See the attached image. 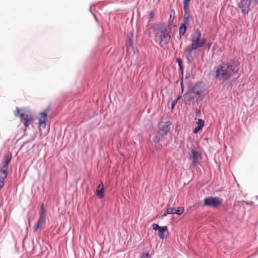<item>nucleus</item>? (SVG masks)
Masks as SVG:
<instances>
[{
    "label": "nucleus",
    "instance_id": "f257e3e1",
    "mask_svg": "<svg viewBox=\"0 0 258 258\" xmlns=\"http://www.w3.org/2000/svg\"><path fill=\"white\" fill-rule=\"evenodd\" d=\"M240 63L235 59H230L223 65L216 67L215 77L217 80H227L237 74L239 70Z\"/></svg>",
    "mask_w": 258,
    "mask_h": 258
},
{
    "label": "nucleus",
    "instance_id": "f03ea898",
    "mask_svg": "<svg viewBox=\"0 0 258 258\" xmlns=\"http://www.w3.org/2000/svg\"><path fill=\"white\" fill-rule=\"evenodd\" d=\"M172 125V123L170 120L159 121L157 124V130L153 134L152 142L157 145L164 140L169 133Z\"/></svg>",
    "mask_w": 258,
    "mask_h": 258
},
{
    "label": "nucleus",
    "instance_id": "7ed1b4c3",
    "mask_svg": "<svg viewBox=\"0 0 258 258\" xmlns=\"http://www.w3.org/2000/svg\"><path fill=\"white\" fill-rule=\"evenodd\" d=\"M12 158V153L9 152L4 156L0 164V180L5 181L8 176V169Z\"/></svg>",
    "mask_w": 258,
    "mask_h": 258
},
{
    "label": "nucleus",
    "instance_id": "20e7f679",
    "mask_svg": "<svg viewBox=\"0 0 258 258\" xmlns=\"http://www.w3.org/2000/svg\"><path fill=\"white\" fill-rule=\"evenodd\" d=\"M257 4L258 0H240L238 6L242 14L247 15L250 7H255Z\"/></svg>",
    "mask_w": 258,
    "mask_h": 258
},
{
    "label": "nucleus",
    "instance_id": "39448f33",
    "mask_svg": "<svg viewBox=\"0 0 258 258\" xmlns=\"http://www.w3.org/2000/svg\"><path fill=\"white\" fill-rule=\"evenodd\" d=\"M163 28L159 31L160 32L159 36V45L161 47H163V45L167 44L169 43L171 36L170 35V31L167 29L166 23L162 24Z\"/></svg>",
    "mask_w": 258,
    "mask_h": 258
},
{
    "label": "nucleus",
    "instance_id": "423d86ee",
    "mask_svg": "<svg viewBox=\"0 0 258 258\" xmlns=\"http://www.w3.org/2000/svg\"><path fill=\"white\" fill-rule=\"evenodd\" d=\"M204 204L205 206L216 208L222 204V200L218 197H209L204 199Z\"/></svg>",
    "mask_w": 258,
    "mask_h": 258
},
{
    "label": "nucleus",
    "instance_id": "0eeeda50",
    "mask_svg": "<svg viewBox=\"0 0 258 258\" xmlns=\"http://www.w3.org/2000/svg\"><path fill=\"white\" fill-rule=\"evenodd\" d=\"M206 85L202 82L199 81L194 84L191 88V91L195 95H200L205 90Z\"/></svg>",
    "mask_w": 258,
    "mask_h": 258
},
{
    "label": "nucleus",
    "instance_id": "6e6552de",
    "mask_svg": "<svg viewBox=\"0 0 258 258\" xmlns=\"http://www.w3.org/2000/svg\"><path fill=\"white\" fill-rule=\"evenodd\" d=\"M190 158L192 159V164L195 166L200 163V160L201 159V154L196 150L191 149Z\"/></svg>",
    "mask_w": 258,
    "mask_h": 258
},
{
    "label": "nucleus",
    "instance_id": "1a4fd4ad",
    "mask_svg": "<svg viewBox=\"0 0 258 258\" xmlns=\"http://www.w3.org/2000/svg\"><path fill=\"white\" fill-rule=\"evenodd\" d=\"M50 110L49 108H47L46 110L43 112L40 113V117L39 118V127H43V128L45 127L46 126V121L47 118L48 111Z\"/></svg>",
    "mask_w": 258,
    "mask_h": 258
},
{
    "label": "nucleus",
    "instance_id": "9d476101",
    "mask_svg": "<svg viewBox=\"0 0 258 258\" xmlns=\"http://www.w3.org/2000/svg\"><path fill=\"white\" fill-rule=\"evenodd\" d=\"M96 195L100 199H102L104 197V186L102 181H101L98 185Z\"/></svg>",
    "mask_w": 258,
    "mask_h": 258
},
{
    "label": "nucleus",
    "instance_id": "9b49d317",
    "mask_svg": "<svg viewBox=\"0 0 258 258\" xmlns=\"http://www.w3.org/2000/svg\"><path fill=\"white\" fill-rule=\"evenodd\" d=\"M205 121L203 119L199 118L197 121V126L194 128L193 133L194 134L198 133L203 128L205 124Z\"/></svg>",
    "mask_w": 258,
    "mask_h": 258
},
{
    "label": "nucleus",
    "instance_id": "f8f14e48",
    "mask_svg": "<svg viewBox=\"0 0 258 258\" xmlns=\"http://www.w3.org/2000/svg\"><path fill=\"white\" fill-rule=\"evenodd\" d=\"M17 111L18 113H19L21 120L22 121H30L31 122L33 120L32 117L31 115L29 114H26L25 113H20V109L19 108H17Z\"/></svg>",
    "mask_w": 258,
    "mask_h": 258
},
{
    "label": "nucleus",
    "instance_id": "ddd939ff",
    "mask_svg": "<svg viewBox=\"0 0 258 258\" xmlns=\"http://www.w3.org/2000/svg\"><path fill=\"white\" fill-rule=\"evenodd\" d=\"M41 221H42L43 223L45 222L46 217H45V211L44 208L43 204L41 205L40 207V215L38 218Z\"/></svg>",
    "mask_w": 258,
    "mask_h": 258
},
{
    "label": "nucleus",
    "instance_id": "4468645a",
    "mask_svg": "<svg viewBox=\"0 0 258 258\" xmlns=\"http://www.w3.org/2000/svg\"><path fill=\"white\" fill-rule=\"evenodd\" d=\"M188 27V26L186 25L185 24L182 23L180 24V26H179V39H181V36H183L185 34Z\"/></svg>",
    "mask_w": 258,
    "mask_h": 258
},
{
    "label": "nucleus",
    "instance_id": "2eb2a0df",
    "mask_svg": "<svg viewBox=\"0 0 258 258\" xmlns=\"http://www.w3.org/2000/svg\"><path fill=\"white\" fill-rule=\"evenodd\" d=\"M196 95H197L194 94L191 91L190 89L189 91L187 92L183 95V97H186L187 100L189 102H191L192 100H193L196 98Z\"/></svg>",
    "mask_w": 258,
    "mask_h": 258
},
{
    "label": "nucleus",
    "instance_id": "dca6fc26",
    "mask_svg": "<svg viewBox=\"0 0 258 258\" xmlns=\"http://www.w3.org/2000/svg\"><path fill=\"white\" fill-rule=\"evenodd\" d=\"M168 227L166 226H162L158 231V236L161 239H164L165 237L164 232L167 231Z\"/></svg>",
    "mask_w": 258,
    "mask_h": 258
},
{
    "label": "nucleus",
    "instance_id": "f3484780",
    "mask_svg": "<svg viewBox=\"0 0 258 258\" xmlns=\"http://www.w3.org/2000/svg\"><path fill=\"white\" fill-rule=\"evenodd\" d=\"M176 61L178 64L179 70L181 73V76H183L184 68H183V62H182L181 58H180L179 57H177L176 59Z\"/></svg>",
    "mask_w": 258,
    "mask_h": 258
},
{
    "label": "nucleus",
    "instance_id": "a211bd4d",
    "mask_svg": "<svg viewBox=\"0 0 258 258\" xmlns=\"http://www.w3.org/2000/svg\"><path fill=\"white\" fill-rule=\"evenodd\" d=\"M163 23H155L153 24L151 26V28L154 31H160L161 29L163 28V26L162 24H163Z\"/></svg>",
    "mask_w": 258,
    "mask_h": 258
},
{
    "label": "nucleus",
    "instance_id": "6ab92c4d",
    "mask_svg": "<svg viewBox=\"0 0 258 258\" xmlns=\"http://www.w3.org/2000/svg\"><path fill=\"white\" fill-rule=\"evenodd\" d=\"M191 45L196 50L199 47H202L200 44V40L191 39Z\"/></svg>",
    "mask_w": 258,
    "mask_h": 258
},
{
    "label": "nucleus",
    "instance_id": "aec40b11",
    "mask_svg": "<svg viewBox=\"0 0 258 258\" xmlns=\"http://www.w3.org/2000/svg\"><path fill=\"white\" fill-rule=\"evenodd\" d=\"M201 37V32L199 29H197L195 33L192 35V39L200 40Z\"/></svg>",
    "mask_w": 258,
    "mask_h": 258
},
{
    "label": "nucleus",
    "instance_id": "412c9836",
    "mask_svg": "<svg viewBox=\"0 0 258 258\" xmlns=\"http://www.w3.org/2000/svg\"><path fill=\"white\" fill-rule=\"evenodd\" d=\"M194 50L195 49L191 45L187 46L184 49L185 53L189 55L191 54L192 51Z\"/></svg>",
    "mask_w": 258,
    "mask_h": 258
},
{
    "label": "nucleus",
    "instance_id": "4be33fe9",
    "mask_svg": "<svg viewBox=\"0 0 258 258\" xmlns=\"http://www.w3.org/2000/svg\"><path fill=\"white\" fill-rule=\"evenodd\" d=\"M43 223L40 220L38 219L35 225L34 226V231H37L39 229H41L42 227V224Z\"/></svg>",
    "mask_w": 258,
    "mask_h": 258
},
{
    "label": "nucleus",
    "instance_id": "5701e85b",
    "mask_svg": "<svg viewBox=\"0 0 258 258\" xmlns=\"http://www.w3.org/2000/svg\"><path fill=\"white\" fill-rule=\"evenodd\" d=\"M184 212V208L181 207H179L177 209H174V214L177 215H181Z\"/></svg>",
    "mask_w": 258,
    "mask_h": 258
},
{
    "label": "nucleus",
    "instance_id": "b1692460",
    "mask_svg": "<svg viewBox=\"0 0 258 258\" xmlns=\"http://www.w3.org/2000/svg\"><path fill=\"white\" fill-rule=\"evenodd\" d=\"M185 57L187 60V62L188 64H190L194 60V57L192 56L191 54H186Z\"/></svg>",
    "mask_w": 258,
    "mask_h": 258
},
{
    "label": "nucleus",
    "instance_id": "393cba45",
    "mask_svg": "<svg viewBox=\"0 0 258 258\" xmlns=\"http://www.w3.org/2000/svg\"><path fill=\"white\" fill-rule=\"evenodd\" d=\"M133 36V34L132 33H131V34L128 35V41H129V45L131 47H133V46H134V41H133V40L132 39Z\"/></svg>",
    "mask_w": 258,
    "mask_h": 258
},
{
    "label": "nucleus",
    "instance_id": "a878e982",
    "mask_svg": "<svg viewBox=\"0 0 258 258\" xmlns=\"http://www.w3.org/2000/svg\"><path fill=\"white\" fill-rule=\"evenodd\" d=\"M189 18L190 17H183V21L182 24H185L189 26Z\"/></svg>",
    "mask_w": 258,
    "mask_h": 258
},
{
    "label": "nucleus",
    "instance_id": "bb28decb",
    "mask_svg": "<svg viewBox=\"0 0 258 258\" xmlns=\"http://www.w3.org/2000/svg\"><path fill=\"white\" fill-rule=\"evenodd\" d=\"M171 17H172V15L170 14V18L168 22V24L167 25L166 24V26L167 27V29L168 30H169L171 29V23H172L173 21V18L171 20Z\"/></svg>",
    "mask_w": 258,
    "mask_h": 258
},
{
    "label": "nucleus",
    "instance_id": "cd10ccee",
    "mask_svg": "<svg viewBox=\"0 0 258 258\" xmlns=\"http://www.w3.org/2000/svg\"><path fill=\"white\" fill-rule=\"evenodd\" d=\"M140 258H151V256L149 252H147L145 253L142 252L141 254Z\"/></svg>",
    "mask_w": 258,
    "mask_h": 258
},
{
    "label": "nucleus",
    "instance_id": "c85d7f7f",
    "mask_svg": "<svg viewBox=\"0 0 258 258\" xmlns=\"http://www.w3.org/2000/svg\"><path fill=\"white\" fill-rule=\"evenodd\" d=\"M183 10H184V17H190L189 13L188 12L187 7H183Z\"/></svg>",
    "mask_w": 258,
    "mask_h": 258
},
{
    "label": "nucleus",
    "instance_id": "c756f323",
    "mask_svg": "<svg viewBox=\"0 0 258 258\" xmlns=\"http://www.w3.org/2000/svg\"><path fill=\"white\" fill-rule=\"evenodd\" d=\"M162 226H159L158 224H153L152 225V228H153V229L156 231V230H158L159 231V229L161 228Z\"/></svg>",
    "mask_w": 258,
    "mask_h": 258
},
{
    "label": "nucleus",
    "instance_id": "7c9ffc66",
    "mask_svg": "<svg viewBox=\"0 0 258 258\" xmlns=\"http://www.w3.org/2000/svg\"><path fill=\"white\" fill-rule=\"evenodd\" d=\"M167 214H174V209L173 208H168L166 210Z\"/></svg>",
    "mask_w": 258,
    "mask_h": 258
},
{
    "label": "nucleus",
    "instance_id": "2f4dec72",
    "mask_svg": "<svg viewBox=\"0 0 258 258\" xmlns=\"http://www.w3.org/2000/svg\"><path fill=\"white\" fill-rule=\"evenodd\" d=\"M183 76H181V80L180 82L181 90V93H183L184 90V86H183Z\"/></svg>",
    "mask_w": 258,
    "mask_h": 258
},
{
    "label": "nucleus",
    "instance_id": "473e14b6",
    "mask_svg": "<svg viewBox=\"0 0 258 258\" xmlns=\"http://www.w3.org/2000/svg\"><path fill=\"white\" fill-rule=\"evenodd\" d=\"M177 100H174L172 102L171 105V110H173L174 109V108L175 107V106L177 104Z\"/></svg>",
    "mask_w": 258,
    "mask_h": 258
},
{
    "label": "nucleus",
    "instance_id": "72a5a7b5",
    "mask_svg": "<svg viewBox=\"0 0 258 258\" xmlns=\"http://www.w3.org/2000/svg\"><path fill=\"white\" fill-rule=\"evenodd\" d=\"M154 13L153 12H151L150 14H149V16L148 17V20H149V21H151L153 18L154 17Z\"/></svg>",
    "mask_w": 258,
    "mask_h": 258
},
{
    "label": "nucleus",
    "instance_id": "f704fd0d",
    "mask_svg": "<svg viewBox=\"0 0 258 258\" xmlns=\"http://www.w3.org/2000/svg\"><path fill=\"white\" fill-rule=\"evenodd\" d=\"M195 114L197 117H200L201 116V111L200 109H197L196 111Z\"/></svg>",
    "mask_w": 258,
    "mask_h": 258
},
{
    "label": "nucleus",
    "instance_id": "c9c22d12",
    "mask_svg": "<svg viewBox=\"0 0 258 258\" xmlns=\"http://www.w3.org/2000/svg\"><path fill=\"white\" fill-rule=\"evenodd\" d=\"M191 0H183V7H188V5Z\"/></svg>",
    "mask_w": 258,
    "mask_h": 258
},
{
    "label": "nucleus",
    "instance_id": "e433bc0d",
    "mask_svg": "<svg viewBox=\"0 0 258 258\" xmlns=\"http://www.w3.org/2000/svg\"><path fill=\"white\" fill-rule=\"evenodd\" d=\"M191 0H183V7H188V5Z\"/></svg>",
    "mask_w": 258,
    "mask_h": 258
},
{
    "label": "nucleus",
    "instance_id": "4c0bfd02",
    "mask_svg": "<svg viewBox=\"0 0 258 258\" xmlns=\"http://www.w3.org/2000/svg\"><path fill=\"white\" fill-rule=\"evenodd\" d=\"M191 0H183V7H188V5Z\"/></svg>",
    "mask_w": 258,
    "mask_h": 258
},
{
    "label": "nucleus",
    "instance_id": "58836bf2",
    "mask_svg": "<svg viewBox=\"0 0 258 258\" xmlns=\"http://www.w3.org/2000/svg\"><path fill=\"white\" fill-rule=\"evenodd\" d=\"M200 42L201 46L203 47L206 44L207 41L205 38H203L201 40V41L200 40Z\"/></svg>",
    "mask_w": 258,
    "mask_h": 258
},
{
    "label": "nucleus",
    "instance_id": "ea45409f",
    "mask_svg": "<svg viewBox=\"0 0 258 258\" xmlns=\"http://www.w3.org/2000/svg\"><path fill=\"white\" fill-rule=\"evenodd\" d=\"M22 122L24 123V125L27 127H28L29 126L30 123L31 122L30 121H22Z\"/></svg>",
    "mask_w": 258,
    "mask_h": 258
},
{
    "label": "nucleus",
    "instance_id": "a19ab883",
    "mask_svg": "<svg viewBox=\"0 0 258 258\" xmlns=\"http://www.w3.org/2000/svg\"><path fill=\"white\" fill-rule=\"evenodd\" d=\"M4 186V181L0 180V189H1Z\"/></svg>",
    "mask_w": 258,
    "mask_h": 258
},
{
    "label": "nucleus",
    "instance_id": "79ce46f5",
    "mask_svg": "<svg viewBox=\"0 0 258 258\" xmlns=\"http://www.w3.org/2000/svg\"><path fill=\"white\" fill-rule=\"evenodd\" d=\"M89 11L93 14L95 20L97 21V19L96 17V16L92 12V8H91V7H90V9H89Z\"/></svg>",
    "mask_w": 258,
    "mask_h": 258
},
{
    "label": "nucleus",
    "instance_id": "37998d69",
    "mask_svg": "<svg viewBox=\"0 0 258 258\" xmlns=\"http://www.w3.org/2000/svg\"><path fill=\"white\" fill-rule=\"evenodd\" d=\"M167 215L168 214H167V212L166 211V212L161 216V219H163L164 218L166 217Z\"/></svg>",
    "mask_w": 258,
    "mask_h": 258
},
{
    "label": "nucleus",
    "instance_id": "c03bdc74",
    "mask_svg": "<svg viewBox=\"0 0 258 258\" xmlns=\"http://www.w3.org/2000/svg\"><path fill=\"white\" fill-rule=\"evenodd\" d=\"M160 35V33H158V32H156L155 33V37L156 38H159V36Z\"/></svg>",
    "mask_w": 258,
    "mask_h": 258
},
{
    "label": "nucleus",
    "instance_id": "a18cd8bd",
    "mask_svg": "<svg viewBox=\"0 0 258 258\" xmlns=\"http://www.w3.org/2000/svg\"><path fill=\"white\" fill-rule=\"evenodd\" d=\"M212 44V42L208 43V49H209L210 48V47H211Z\"/></svg>",
    "mask_w": 258,
    "mask_h": 258
},
{
    "label": "nucleus",
    "instance_id": "49530a36",
    "mask_svg": "<svg viewBox=\"0 0 258 258\" xmlns=\"http://www.w3.org/2000/svg\"><path fill=\"white\" fill-rule=\"evenodd\" d=\"M181 98L180 96H178L175 100H177V102H178V100Z\"/></svg>",
    "mask_w": 258,
    "mask_h": 258
},
{
    "label": "nucleus",
    "instance_id": "de8ad7c7",
    "mask_svg": "<svg viewBox=\"0 0 258 258\" xmlns=\"http://www.w3.org/2000/svg\"><path fill=\"white\" fill-rule=\"evenodd\" d=\"M173 13V14H174V10L173 9L171 11V14Z\"/></svg>",
    "mask_w": 258,
    "mask_h": 258
},
{
    "label": "nucleus",
    "instance_id": "09e8293b",
    "mask_svg": "<svg viewBox=\"0 0 258 258\" xmlns=\"http://www.w3.org/2000/svg\"><path fill=\"white\" fill-rule=\"evenodd\" d=\"M199 100V97L197 98V102H198Z\"/></svg>",
    "mask_w": 258,
    "mask_h": 258
},
{
    "label": "nucleus",
    "instance_id": "8fccbe9b",
    "mask_svg": "<svg viewBox=\"0 0 258 258\" xmlns=\"http://www.w3.org/2000/svg\"><path fill=\"white\" fill-rule=\"evenodd\" d=\"M215 47H214H214H213V50H215Z\"/></svg>",
    "mask_w": 258,
    "mask_h": 258
},
{
    "label": "nucleus",
    "instance_id": "3c124183",
    "mask_svg": "<svg viewBox=\"0 0 258 258\" xmlns=\"http://www.w3.org/2000/svg\"><path fill=\"white\" fill-rule=\"evenodd\" d=\"M215 47H214H214H213V50H215Z\"/></svg>",
    "mask_w": 258,
    "mask_h": 258
},
{
    "label": "nucleus",
    "instance_id": "603ef678",
    "mask_svg": "<svg viewBox=\"0 0 258 258\" xmlns=\"http://www.w3.org/2000/svg\"><path fill=\"white\" fill-rule=\"evenodd\" d=\"M181 44H182V43L181 42L180 44V47H181Z\"/></svg>",
    "mask_w": 258,
    "mask_h": 258
},
{
    "label": "nucleus",
    "instance_id": "864d4df0",
    "mask_svg": "<svg viewBox=\"0 0 258 258\" xmlns=\"http://www.w3.org/2000/svg\"><path fill=\"white\" fill-rule=\"evenodd\" d=\"M256 199H258V196H257L256 197Z\"/></svg>",
    "mask_w": 258,
    "mask_h": 258
}]
</instances>
